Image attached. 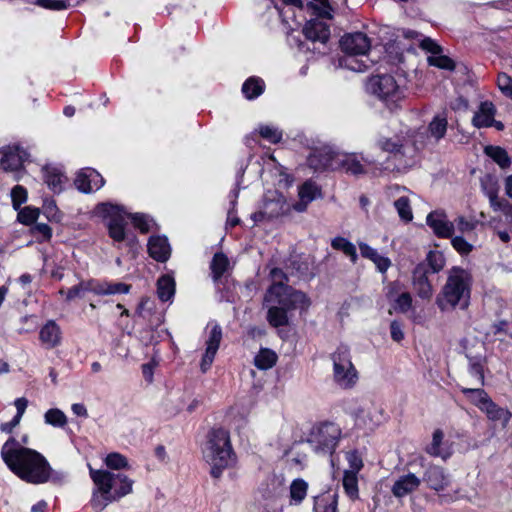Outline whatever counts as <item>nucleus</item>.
<instances>
[{"instance_id": "f03ea898", "label": "nucleus", "mask_w": 512, "mask_h": 512, "mask_svg": "<svg viewBox=\"0 0 512 512\" xmlns=\"http://www.w3.org/2000/svg\"><path fill=\"white\" fill-rule=\"evenodd\" d=\"M90 477L95 485L91 506L95 512L132 492L133 481L122 473L96 470L89 466Z\"/></svg>"}, {"instance_id": "2eb2a0df", "label": "nucleus", "mask_w": 512, "mask_h": 512, "mask_svg": "<svg viewBox=\"0 0 512 512\" xmlns=\"http://www.w3.org/2000/svg\"><path fill=\"white\" fill-rule=\"evenodd\" d=\"M427 225L441 238H451L454 233V223L447 219L444 212L433 211L426 218Z\"/></svg>"}, {"instance_id": "6e6552de", "label": "nucleus", "mask_w": 512, "mask_h": 512, "mask_svg": "<svg viewBox=\"0 0 512 512\" xmlns=\"http://www.w3.org/2000/svg\"><path fill=\"white\" fill-rule=\"evenodd\" d=\"M333 379L343 389L355 386L358 380V372L351 361L350 351L345 346H340L332 354Z\"/></svg>"}, {"instance_id": "a878e982", "label": "nucleus", "mask_w": 512, "mask_h": 512, "mask_svg": "<svg viewBox=\"0 0 512 512\" xmlns=\"http://www.w3.org/2000/svg\"><path fill=\"white\" fill-rule=\"evenodd\" d=\"M130 288V285L121 282H102L95 283V285L92 288V292L96 295L126 294L130 291Z\"/></svg>"}, {"instance_id": "dca6fc26", "label": "nucleus", "mask_w": 512, "mask_h": 512, "mask_svg": "<svg viewBox=\"0 0 512 512\" xmlns=\"http://www.w3.org/2000/svg\"><path fill=\"white\" fill-rule=\"evenodd\" d=\"M104 184L102 176L94 169H85L77 174L75 186L84 193L100 189Z\"/></svg>"}, {"instance_id": "1a4fd4ad", "label": "nucleus", "mask_w": 512, "mask_h": 512, "mask_svg": "<svg viewBox=\"0 0 512 512\" xmlns=\"http://www.w3.org/2000/svg\"><path fill=\"white\" fill-rule=\"evenodd\" d=\"M340 436L341 430L336 424L323 423L311 431L307 442L317 454L331 455Z\"/></svg>"}, {"instance_id": "e433bc0d", "label": "nucleus", "mask_w": 512, "mask_h": 512, "mask_svg": "<svg viewBox=\"0 0 512 512\" xmlns=\"http://www.w3.org/2000/svg\"><path fill=\"white\" fill-rule=\"evenodd\" d=\"M331 246L336 250H341L345 255L350 257L353 263L357 260L356 247L353 243L343 237H336L332 240Z\"/></svg>"}, {"instance_id": "412c9836", "label": "nucleus", "mask_w": 512, "mask_h": 512, "mask_svg": "<svg viewBox=\"0 0 512 512\" xmlns=\"http://www.w3.org/2000/svg\"><path fill=\"white\" fill-rule=\"evenodd\" d=\"M421 484V479L413 473L400 476L393 484L391 492L397 498H402L416 491Z\"/></svg>"}, {"instance_id": "4d7b16f0", "label": "nucleus", "mask_w": 512, "mask_h": 512, "mask_svg": "<svg viewBox=\"0 0 512 512\" xmlns=\"http://www.w3.org/2000/svg\"><path fill=\"white\" fill-rule=\"evenodd\" d=\"M318 152H319V154L317 157L319 158V160H334L336 158L346 156V154H343L338 149L334 148L331 145H326V144L322 145L318 149Z\"/></svg>"}, {"instance_id": "338daca9", "label": "nucleus", "mask_w": 512, "mask_h": 512, "mask_svg": "<svg viewBox=\"0 0 512 512\" xmlns=\"http://www.w3.org/2000/svg\"><path fill=\"white\" fill-rule=\"evenodd\" d=\"M412 305V297L408 292L402 293L396 299L395 309H398L401 312H407Z\"/></svg>"}, {"instance_id": "13d9d810", "label": "nucleus", "mask_w": 512, "mask_h": 512, "mask_svg": "<svg viewBox=\"0 0 512 512\" xmlns=\"http://www.w3.org/2000/svg\"><path fill=\"white\" fill-rule=\"evenodd\" d=\"M12 205L15 210H18L27 200V191L24 187L17 185L11 191Z\"/></svg>"}, {"instance_id": "393cba45", "label": "nucleus", "mask_w": 512, "mask_h": 512, "mask_svg": "<svg viewBox=\"0 0 512 512\" xmlns=\"http://www.w3.org/2000/svg\"><path fill=\"white\" fill-rule=\"evenodd\" d=\"M338 495L336 493H324L314 499V512H337Z\"/></svg>"}, {"instance_id": "423d86ee", "label": "nucleus", "mask_w": 512, "mask_h": 512, "mask_svg": "<svg viewBox=\"0 0 512 512\" xmlns=\"http://www.w3.org/2000/svg\"><path fill=\"white\" fill-rule=\"evenodd\" d=\"M404 80L391 74H378L370 77L366 83L368 93L376 96L387 106L395 105L404 98Z\"/></svg>"}, {"instance_id": "f8f14e48", "label": "nucleus", "mask_w": 512, "mask_h": 512, "mask_svg": "<svg viewBox=\"0 0 512 512\" xmlns=\"http://www.w3.org/2000/svg\"><path fill=\"white\" fill-rule=\"evenodd\" d=\"M297 197L298 200L291 208L298 213H304L313 201L323 198L322 187L316 181L307 179L297 187Z\"/></svg>"}, {"instance_id": "680f3d73", "label": "nucleus", "mask_w": 512, "mask_h": 512, "mask_svg": "<svg viewBox=\"0 0 512 512\" xmlns=\"http://www.w3.org/2000/svg\"><path fill=\"white\" fill-rule=\"evenodd\" d=\"M453 223H454V226L456 225L458 230L462 233L471 232L476 227V221H474L472 219L468 220L463 216L457 217Z\"/></svg>"}, {"instance_id": "bf43d9fd", "label": "nucleus", "mask_w": 512, "mask_h": 512, "mask_svg": "<svg viewBox=\"0 0 512 512\" xmlns=\"http://www.w3.org/2000/svg\"><path fill=\"white\" fill-rule=\"evenodd\" d=\"M484 153L491 160H509L507 152L500 146H485Z\"/></svg>"}, {"instance_id": "9b49d317", "label": "nucleus", "mask_w": 512, "mask_h": 512, "mask_svg": "<svg viewBox=\"0 0 512 512\" xmlns=\"http://www.w3.org/2000/svg\"><path fill=\"white\" fill-rule=\"evenodd\" d=\"M266 300L276 303L287 311L307 309L310 305V300L305 293L295 290L290 286L282 289L281 292L273 293V297L266 296Z\"/></svg>"}, {"instance_id": "a18cd8bd", "label": "nucleus", "mask_w": 512, "mask_h": 512, "mask_svg": "<svg viewBox=\"0 0 512 512\" xmlns=\"http://www.w3.org/2000/svg\"><path fill=\"white\" fill-rule=\"evenodd\" d=\"M444 438V433L440 429H436L432 435V442L426 447V452L433 457L446 458L441 452L440 446Z\"/></svg>"}, {"instance_id": "aec40b11", "label": "nucleus", "mask_w": 512, "mask_h": 512, "mask_svg": "<svg viewBox=\"0 0 512 512\" xmlns=\"http://www.w3.org/2000/svg\"><path fill=\"white\" fill-rule=\"evenodd\" d=\"M42 172L44 182L54 193L63 191L68 178L60 168L52 164H46L43 166Z\"/></svg>"}, {"instance_id": "c85d7f7f", "label": "nucleus", "mask_w": 512, "mask_h": 512, "mask_svg": "<svg viewBox=\"0 0 512 512\" xmlns=\"http://www.w3.org/2000/svg\"><path fill=\"white\" fill-rule=\"evenodd\" d=\"M265 89L264 81L259 77H250L242 85V93L248 100L259 97Z\"/></svg>"}, {"instance_id": "49530a36", "label": "nucleus", "mask_w": 512, "mask_h": 512, "mask_svg": "<svg viewBox=\"0 0 512 512\" xmlns=\"http://www.w3.org/2000/svg\"><path fill=\"white\" fill-rule=\"evenodd\" d=\"M307 7L310 8L314 15L322 18H331V7L328 0H311Z\"/></svg>"}, {"instance_id": "8fccbe9b", "label": "nucleus", "mask_w": 512, "mask_h": 512, "mask_svg": "<svg viewBox=\"0 0 512 512\" xmlns=\"http://www.w3.org/2000/svg\"><path fill=\"white\" fill-rule=\"evenodd\" d=\"M426 260L433 273L441 271L445 266V257L440 251H429Z\"/></svg>"}, {"instance_id": "c756f323", "label": "nucleus", "mask_w": 512, "mask_h": 512, "mask_svg": "<svg viewBox=\"0 0 512 512\" xmlns=\"http://www.w3.org/2000/svg\"><path fill=\"white\" fill-rule=\"evenodd\" d=\"M157 294L161 301L170 300L175 294V281L169 275H163L157 281Z\"/></svg>"}, {"instance_id": "e2e57ef3", "label": "nucleus", "mask_w": 512, "mask_h": 512, "mask_svg": "<svg viewBox=\"0 0 512 512\" xmlns=\"http://www.w3.org/2000/svg\"><path fill=\"white\" fill-rule=\"evenodd\" d=\"M420 47L423 50L431 53V56L442 53V47L429 37H425L421 40Z\"/></svg>"}, {"instance_id": "0eeeda50", "label": "nucleus", "mask_w": 512, "mask_h": 512, "mask_svg": "<svg viewBox=\"0 0 512 512\" xmlns=\"http://www.w3.org/2000/svg\"><path fill=\"white\" fill-rule=\"evenodd\" d=\"M94 214L105 222L108 235L114 242L121 243L126 239L128 214L123 207L108 202L99 203L94 208Z\"/></svg>"}, {"instance_id": "a19ab883", "label": "nucleus", "mask_w": 512, "mask_h": 512, "mask_svg": "<svg viewBox=\"0 0 512 512\" xmlns=\"http://www.w3.org/2000/svg\"><path fill=\"white\" fill-rule=\"evenodd\" d=\"M308 484L303 479H295L290 485L291 499L299 504L306 497Z\"/></svg>"}, {"instance_id": "4be33fe9", "label": "nucleus", "mask_w": 512, "mask_h": 512, "mask_svg": "<svg viewBox=\"0 0 512 512\" xmlns=\"http://www.w3.org/2000/svg\"><path fill=\"white\" fill-rule=\"evenodd\" d=\"M303 33L307 39L313 42L319 41L325 43L330 37L329 26L318 19L308 21L303 28Z\"/></svg>"}, {"instance_id": "052dcab7", "label": "nucleus", "mask_w": 512, "mask_h": 512, "mask_svg": "<svg viewBox=\"0 0 512 512\" xmlns=\"http://www.w3.org/2000/svg\"><path fill=\"white\" fill-rule=\"evenodd\" d=\"M497 85L501 92L512 100V79L505 73H501L497 78Z\"/></svg>"}, {"instance_id": "7ed1b4c3", "label": "nucleus", "mask_w": 512, "mask_h": 512, "mask_svg": "<svg viewBox=\"0 0 512 512\" xmlns=\"http://www.w3.org/2000/svg\"><path fill=\"white\" fill-rule=\"evenodd\" d=\"M473 278L471 273L458 266L447 271V279L440 293L437 295L436 304L441 311L459 307L465 309L469 305Z\"/></svg>"}, {"instance_id": "4c0bfd02", "label": "nucleus", "mask_w": 512, "mask_h": 512, "mask_svg": "<svg viewBox=\"0 0 512 512\" xmlns=\"http://www.w3.org/2000/svg\"><path fill=\"white\" fill-rule=\"evenodd\" d=\"M343 487L351 499L358 498V478L355 471H345L343 476Z\"/></svg>"}, {"instance_id": "f3484780", "label": "nucleus", "mask_w": 512, "mask_h": 512, "mask_svg": "<svg viewBox=\"0 0 512 512\" xmlns=\"http://www.w3.org/2000/svg\"><path fill=\"white\" fill-rule=\"evenodd\" d=\"M423 481L426 482L430 489L441 491L450 485V475L447 474L444 468L436 465L429 466L423 476Z\"/></svg>"}, {"instance_id": "3c124183", "label": "nucleus", "mask_w": 512, "mask_h": 512, "mask_svg": "<svg viewBox=\"0 0 512 512\" xmlns=\"http://www.w3.org/2000/svg\"><path fill=\"white\" fill-rule=\"evenodd\" d=\"M428 62L430 65L438 67L440 69L445 70H454L455 63L454 61L446 55H442V53L437 54L435 56L428 57Z\"/></svg>"}, {"instance_id": "f257e3e1", "label": "nucleus", "mask_w": 512, "mask_h": 512, "mask_svg": "<svg viewBox=\"0 0 512 512\" xmlns=\"http://www.w3.org/2000/svg\"><path fill=\"white\" fill-rule=\"evenodd\" d=\"M1 457L7 467L21 480L32 483H46L52 468L47 459L38 451L22 446L15 438H9L1 449Z\"/></svg>"}, {"instance_id": "b1692460", "label": "nucleus", "mask_w": 512, "mask_h": 512, "mask_svg": "<svg viewBox=\"0 0 512 512\" xmlns=\"http://www.w3.org/2000/svg\"><path fill=\"white\" fill-rule=\"evenodd\" d=\"M149 255L158 262L168 260L171 249L166 237L152 236L148 241Z\"/></svg>"}, {"instance_id": "0e129e2a", "label": "nucleus", "mask_w": 512, "mask_h": 512, "mask_svg": "<svg viewBox=\"0 0 512 512\" xmlns=\"http://www.w3.org/2000/svg\"><path fill=\"white\" fill-rule=\"evenodd\" d=\"M451 243L453 248L460 254H468L472 250V245L461 236L452 238Z\"/></svg>"}, {"instance_id": "f704fd0d", "label": "nucleus", "mask_w": 512, "mask_h": 512, "mask_svg": "<svg viewBox=\"0 0 512 512\" xmlns=\"http://www.w3.org/2000/svg\"><path fill=\"white\" fill-rule=\"evenodd\" d=\"M287 310L275 305L269 308L267 313V320L273 327L285 326L288 324Z\"/></svg>"}, {"instance_id": "de8ad7c7", "label": "nucleus", "mask_w": 512, "mask_h": 512, "mask_svg": "<svg viewBox=\"0 0 512 512\" xmlns=\"http://www.w3.org/2000/svg\"><path fill=\"white\" fill-rule=\"evenodd\" d=\"M128 217L131 218L135 228L139 229L142 233L149 232L154 224L153 220L146 214L134 213L128 214Z\"/></svg>"}, {"instance_id": "5701e85b", "label": "nucleus", "mask_w": 512, "mask_h": 512, "mask_svg": "<svg viewBox=\"0 0 512 512\" xmlns=\"http://www.w3.org/2000/svg\"><path fill=\"white\" fill-rule=\"evenodd\" d=\"M39 339L47 349L57 347L61 342V329L55 321L49 320L39 332Z\"/></svg>"}, {"instance_id": "6ab92c4d", "label": "nucleus", "mask_w": 512, "mask_h": 512, "mask_svg": "<svg viewBox=\"0 0 512 512\" xmlns=\"http://www.w3.org/2000/svg\"><path fill=\"white\" fill-rule=\"evenodd\" d=\"M427 268L424 264H419L413 271V288L417 295L422 299L429 300L433 295V287L428 280Z\"/></svg>"}, {"instance_id": "79ce46f5", "label": "nucleus", "mask_w": 512, "mask_h": 512, "mask_svg": "<svg viewBox=\"0 0 512 512\" xmlns=\"http://www.w3.org/2000/svg\"><path fill=\"white\" fill-rule=\"evenodd\" d=\"M490 205L494 211H501L507 218L512 220V205L504 198H499L496 193L489 195Z\"/></svg>"}, {"instance_id": "ddd939ff", "label": "nucleus", "mask_w": 512, "mask_h": 512, "mask_svg": "<svg viewBox=\"0 0 512 512\" xmlns=\"http://www.w3.org/2000/svg\"><path fill=\"white\" fill-rule=\"evenodd\" d=\"M496 114V107L490 101L481 102L478 110L474 113L472 124L476 128L495 127L498 131L504 129V124L501 121L494 119Z\"/></svg>"}, {"instance_id": "c03bdc74", "label": "nucleus", "mask_w": 512, "mask_h": 512, "mask_svg": "<svg viewBox=\"0 0 512 512\" xmlns=\"http://www.w3.org/2000/svg\"><path fill=\"white\" fill-rule=\"evenodd\" d=\"M333 170H340L355 177H359L368 172L367 168L363 166L361 162H339V165L333 168Z\"/></svg>"}, {"instance_id": "a211bd4d", "label": "nucleus", "mask_w": 512, "mask_h": 512, "mask_svg": "<svg viewBox=\"0 0 512 512\" xmlns=\"http://www.w3.org/2000/svg\"><path fill=\"white\" fill-rule=\"evenodd\" d=\"M291 208L287 204L286 198L282 194H276L273 198H266L263 210L255 213V216H266L267 218H276L287 213Z\"/></svg>"}, {"instance_id": "2f4dec72", "label": "nucleus", "mask_w": 512, "mask_h": 512, "mask_svg": "<svg viewBox=\"0 0 512 512\" xmlns=\"http://www.w3.org/2000/svg\"><path fill=\"white\" fill-rule=\"evenodd\" d=\"M285 484L282 479L276 476H272L267 480L266 488L263 491L265 498H278L285 493Z\"/></svg>"}, {"instance_id": "20e7f679", "label": "nucleus", "mask_w": 512, "mask_h": 512, "mask_svg": "<svg viewBox=\"0 0 512 512\" xmlns=\"http://www.w3.org/2000/svg\"><path fill=\"white\" fill-rule=\"evenodd\" d=\"M203 458L211 467V476L220 478L223 471L236 463L230 434L223 428L212 429L203 448Z\"/></svg>"}, {"instance_id": "bb28decb", "label": "nucleus", "mask_w": 512, "mask_h": 512, "mask_svg": "<svg viewBox=\"0 0 512 512\" xmlns=\"http://www.w3.org/2000/svg\"><path fill=\"white\" fill-rule=\"evenodd\" d=\"M447 125L448 121L446 114H437L428 125V138H432L435 141H439L441 138L445 136L447 131Z\"/></svg>"}, {"instance_id": "37998d69", "label": "nucleus", "mask_w": 512, "mask_h": 512, "mask_svg": "<svg viewBox=\"0 0 512 512\" xmlns=\"http://www.w3.org/2000/svg\"><path fill=\"white\" fill-rule=\"evenodd\" d=\"M45 423L54 427H64L67 424V417L63 411L52 408L44 414Z\"/></svg>"}, {"instance_id": "473e14b6", "label": "nucleus", "mask_w": 512, "mask_h": 512, "mask_svg": "<svg viewBox=\"0 0 512 512\" xmlns=\"http://www.w3.org/2000/svg\"><path fill=\"white\" fill-rule=\"evenodd\" d=\"M229 267V259L228 257L222 253L218 252L213 256L210 268L212 270L213 279L217 281L220 279L223 274L227 271Z\"/></svg>"}, {"instance_id": "09e8293b", "label": "nucleus", "mask_w": 512, "mask_h": 512, "mask_svg": "<svg viewBox=\"0 0 512 512\" xmlns=\"http://www.w3.org/2000/svg\"><path fill=\"white\" fill-rule=\"evenodd\" d=\"M258 131L262 138L268 140L271 143L280 142L283 136L280 129L271 125H260Z\"/></svg>"}, {"instance_id": "c9c22d12", "label": "nucleus", "mask_w": 512, "mask_h": 512, "mask_svg": "<svg viewBox=\"0 0 512 512\" xmlns=\"http://www.w3.org/2000/svg\"><path fill=\"white\" fill-rule=\"evenodd\" d=\"M270 276L273 284L267 292V297H273V293L281 292L282 289L288 287L285 284L288 281V278L280 268H273L270 272Z\"/></svg>"}, {"instance_id": "5fc2aeb1", "label": "nucleus", "mask_w": 512, "mask_h": 512, "mask_svg": "<svg viewBox=\"0 0 512 512\" xmlns=\"http://www.w3.org/2000/svg\"><path fill=\"white\" fill-rule=\"evenodd\" d=\"M34 4L53 11H61L69 7L68 0H36Z\"/></svg>"}, {"instance_id": "72a5a7b5", "label": "nucleus", "mask_w": 512, "mask_h": 512, "mask_svg": "<svg viewBox=\"0 0 512 512\" xmlns=\"http://www.w3.org/2000/svg\"><path fill=\"white\" fill-rule=\"evenodd\" d=\"M277 361V355L270 349H261L259 353L255 356L254 364L257 368L261 370H266L272 368Z\"/></svg>"}, {"instance_id": "4468645a", "label": "nucleus", "mask_w": 512, "mask_h": 512, "mask_svg": "<svg viewBox=\"0 0 512 512\" xmlns=\"http://www.w3.org/2000/svg\"><path fill=\"white\" fill-rule=\"evenodd\" d=\"M221 340L222 329L218 324H214L206 341V350L200 363V369L203 373H206L210 369L219 349Z\"/></svg>"}, {"instance_id": "ea45409f", "label": "nucleus", "mask_w": 512, "mask_h": 512, "mask_svg": "<svg viewBox=\"0 0 512 512\" xmlns=\"http://www.w3.org/2000/svg\"><path fill=\"white\" fill-rule=\"evenodd\" d=\"M274 175L277 180V185L280 188L288 189L293 185V183L295 181V178L293 177V175L290 174L287 171V169L284 168L281 164L275 165Z\"/></svg>"}, {"instance_id": "58836bf2", "label": "nucleus", "mask_w": 512, "mask_h": 512, "mask_svg": "<svg viewBox=\"0 0 512 512\" xmlns=\"http://www.w3.org/2000/svg\"><path fill=\"white\" fill-rule=\"evenodd\" d=\"M394 207L397 210V213H398L399 217L401 218V220H403L404 222L412 221L413 213H412V208L410 205V200L408 197L402 196V197L398 198L394 202Z\"/></svg>"}, {"instance_id": "cd10ccee", "label": "nucleus", "mask_w": 512, "mask_h": 512, "mask_svg": "<svg viewBox=\"0 0 512 512\" xmlns=\"http://www.w3.org/2000/svg\"><path fill=\"white\" fill-rule=\"evenodd\" d=\"M359 249L361 255L365 258L372 260L380 272L384 273L390 267V260L386 257L379 255L378 252L369 245L365 243H360Z\"/></svg>"}, {"instance_id": "9d476101", "label": "nucleus", "mask_w": 512, "mask_h": 512, "mask_svg": "<svg viewBox=\"0 0 512 512\" xmlns=\"http://www.w3.org/2000/svg\"><path fill=\"white\" fill-rule=\"evenodd\" d=\"M463 393H474L479 396L478 407L483 411L489 420L498 422L503 428H505L512 416L508 409L502 408L494 403L486 392L480 388H464Z\"/></svg>"}, {"instance_id": "7c9ffc66", "label": "nucleus", "mask_w": 512, "mask_h": 512, "mask_svg": "<svg viewBox=\"0 0 512 512\" xmlns=\"http://www.w3.org/2000/svg\"><path fill=\"white\" fill-rule=\"evenodd\" d=\"M30 154L19 145H7L0 148V160H26Z\"/></svg>"}, {"instance_id": "864d4df0", "label": "nucleus", "mask_w": 512, "mask_h": 512, "mask_svg": "<svg viewBox=\"0 0 512 512\" xmlns=\"http://www.w3.org/2000/svg\"><path fill=\"white\" fill-rule=\"evenodd\" d=\"M107 467L111 469H122L128 467V461L125 456L119 453H110L105 459Z\"/></svg>"}, {"instance_id": "6e6d98bb", "label": "nucleus", "mask_w": 512, "mask_h": 512, "mask_svg": "<svg viewBox=\"0 0 512 512\" xmlns=\"http://www.w3.org/2000/svg\"><path fill=\"white\" fill-rule=\"evenodd\" d=\"M38 216V208H32L27 206L19 211L18 220L25 225H30L37 220Z\"/></svg>"}, {"instance_id": "69168bd1", "label": "nucleus", "mask_w": 512, "mask_h": 512, "mask_svg": "<svg viewBox=\"0 0 512 512\" xmlns=\"http://www.w3.org/2000/svg\"><path fill=\"white\" fill-rule=\"evenodd\" d=\"M346 459L350 467L348 471H355V473H358L363 467L362 459L355 451L347 452Z\"/></svg>"}, {"instance_id": "774afa93", "label": "nucleus", "mask_w": 512, "mask_h": 512, "mask_svg": "<svg viewBox=\"0 0 512 512\" xmlns=\"http://www.w3.org/2000/svg\"><path fill=\"white\" fill-rule=\"evenodd\" d=\"M386 163L388 165H386L385 167L376 168L377 170H379V173H377L376 171H373V174L375 176H377L386 171L388 173H392L394 177H397L399 174L406 172L408 169L406 166L403 168L398 167L395 164V162H386Z\"/></svg>"}, {"instance_id": "39448f33", "label": "nucleus", "mask_w": 512, "mask_h": 512, "mask_svg": "<svg viewBox=\"0 0 512 512\" xmlns=\"http://www.w3.org/2000/svg\"><path fill=\"white\" fill-rule=\"evenodd\" d=\"M341 50L347 55L340 60V65L355 72L365 71L369 65L357 60L355 56H365L371 48L370 38L363 32L348 33L340 39Z\"/></svg>"}, {"instance_id": "603ef678", "label": "nucleus", "mask_w": 512, "mask_h": 512, "mask_svg": "<svg viewBox=\"0 0 512 512\" xmlns=\"http://www.w3.org/2000/svg\"><path fill=\"white\" fill-rule=\"evenodd\" d=\"M94 285V282H80L78 285H75L67 290L66 299L70 301L74 298L82 297L85 292H92V288Z\"/></svg>"}]
</instances>
